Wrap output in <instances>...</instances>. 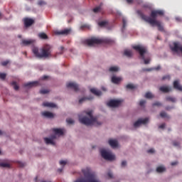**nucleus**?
<instances>
[{"label":"nucleus","mask_w":182,"mask_h":182,"mask_svg":"<svg viewBox=\"0 0 182 182\" xmlns=\"http://www.w3.org/2000/svg\"><path fill=\"white\" fill-rule=\"evenodd\" d=\"M36 41L35 39L22 40L21 45L23 46H35Z\"/></svg>","instance_id":"obj_9"},{"label":"nucleus","mask_w":182,"mask_h":182,"mask_svg":"<svg viewBox=\"0 0 182 182\" xmlns=\"http://www.w3.org/2000/svg\"><path fill=\"white\" fill-rule=\"evenodd\" d=\"M69 87H70V89H73V90H75V92H78V90H79V85H77V84H76V82H70Z\"/></svg>","instance_id":"obj_15"},{"label":"nucleus","mask_w":182,"mask_h":182,"mask_svg":"<svg viewBox=\"0 0 182 182\" xmlns=\"http://www.w3.org/2000/svg\"><path fill=\"white\" fill-rule=\"evenodd\" d=\"M23 23L25 28H29V26H32L35 23V20L30 18H23Z\"/></svg>","instance_id":"obj_12"},{"label":"nucleus","mask_w":182,"mask_h":182,"mask_svg":"<svg viewBox=\"0 0 182 182\" xmlns=\"http://www.w3.org/2000/svg\"><path fill=\"white\" fill-rule=\"evenodd\" d=\"M145 97L146 99H153V94H151V92H146L145 94Z\"/></svg>","instance_id":"obj_33"},{"label":"nucleus","mask_w":182,"mask_h":182,"mask_svg":"<svg viewBox=\"0 0 182 182\" xmlns=\"http://www.w3.org/2000/svg\"><path fill=\"white\" fill-rule=\"evenodd\" d=\"M62 171H63V168H61L58 169V173H62Z\"/></svg>","instance_id":"obj_57"},{"label":"nucleus","mask_w":182,"mask_h":182,"mask_svg":"<svg viewBox=\"0 0 182 182\" xmlns=\"http://www.w3.org/2000/svg\"><path fill=\"white\" fill-rule=\"evenodd\" d=\"M154 69L155 70H160V65L155 68H144L143 70L144 72H151V70H154Z\"/></svg>","instance_id":"obj_25"},{"label":"nucleus","mask_w":182,"mask_h":182,"mask_svg":"<svg viewBox=\"0 0 182 182\" xmlns=\"http://www.w3.org/2000/svg\"><path fill=\"white\" fill-rule=\"evenodd\" d=\"M35 180H36V181H38V177H36V178H35Z\"/></svg>","instance_id":"obj_64"},{"label":"nucleus","mask_w":182,"mask_h":182,"mask_svg":"<svg viewBox=\"0 0 182 182\" xmlns=\"http://www.w3.org/2000/svg\"><path fill=\"white\" fill-rule=\"evenodd\" d=\"M93 100V97H84L79 100V103H83V102H85V100Z\"/></svg>","instance_id":"obj_26"},{"label":"nucleus","mask_w":182,"mask_h":182,"mask_svg":"<svg viewBox=\"0 0 182 182\" xmlns=\"http://www.w3.org/2000/svg\"><path fill=\"white\" fill-rule=\"evenodd\" d=\"M154 149H150L147 151V153H150L152 154L153 153H154Z\"/></svg>","instance_id":"obj_48"},{"label":"nucleus","mask_w":182,"mask_h":182,"mask_svg":"<svg viewBox=\"0 0 182 182\" xmlns=\"http://www.w3.org/2000/svg\"><path fill=\"white\" fill-rule=\"evenodd\" d=\"M90 92L95 96H102V91L97 90L95 88H91Z\"/></svg>","instance_id":"obj_20"},{"label":"nucleus","mask_w":182,"mask_h":182,"mask_svg":"<svg viewBox=\"0 0 182 182\" xmlns=\"http://www.w3.org/2000/svg\"><path fill=\"white\" fill-rule=\"evenodd\" d=\"M101 156L105 160H108L109 161H113L116 159V156L112 154L110 152H108L105 149H102L101 151Z\"/></svg>","instance_id":"obj_8"},{"label":"nucleus","mask_w":182,"mask_h":182,"mask_svg":"<svg viewBox=\"0 0 182 182\" xmlns=\"http://www.w3.org/2000/svg\"><path fill=\"white\" fill-rule=\"evenodd\" d=\"M107 176H108L109 178H113V173H112V172L109 171L107 173Z\"/></svg>","instance_id":"obj_47"},{"label":"nucleus","mask_w":182,"mask_h":182,"mask_svg":"<svg viewBox=\"0 0 182 182\" xmlns=\"http://www.w3.org/2000/svg\"><path fill=\"white\" fill-rule=\"evenodd\" d=\"M11 85L14 86V90H19V86L16 85V82H11Z\"/></svg>","instance_id":"obj_34"},{"label":"nucleus","mask_w":182,"mask_h":182,"mask_svg":"<svg viewBox=\"0 0 182 182\" xmlns=\"http://www.w3.org/2000/svg\"><path fill=\"white\" fill-rule=\"evenodd\" d=\"M114 43V41L109 38H91L90 39L86 41V43L87 45H88V46H93L94 45H100V43H107V45H112V43Z\"/></svg>","instance_id":"obj_6"},{"label":"nucleus","mask_w":182,"mask_h":182,"mask_svg":"<svg viewBox=\"0 0 182 182\" xmlns=\"http://www.w3.org/2000/svg\"><path fill=\"white\" fill-rule=\"evenodd\" d=\"M159 90L163 93H168V92H171V87L168 86H161L159 87Z\"/></svg>","instance_id":"obj_16"},{"label":"nucleus","mask_w":182,"mask_h":182,"mask_svg":"<svg viewBox=\"0 0 182 182\" xmlns=\"http://www.w3.org/2000/svg\"><path fill=\"white\" fill-rule=\"evenodd\" d=\"M89 28V26H87V25H82V26H81V28L82 29H83V28Z\"/></svg>","instance_id":"obj_54"},{"label":"nucleus","mask_w":182,"mask_h":182,"mask_svg":"<svg viewBox=\"0 0 182 182\" xmlns=\"http://www.w3.org/2000/svg\"><path fill=\"white\" fill-rule=\"evenodd\" d=\"M18 167H25V163L18 162Z\"/></svg>","instance_id":"obj_46"},{"label":"nucleus","mask_w":182,"mask_h":182,"mask_svg":"<svg viewBox=\"0 0 182 182\" xmlns=\"http://www.w3.org/2000/svg\"><path fill=\"white\" fill-rule=\"evenodd\" d=\"M127 23V21L124 18H123L122 19V23H123L122 28H126V23Z\"/></svg>","instance_id":"obj_44"},{"label":"nucleus","mask_w":182,"mask_h":182,"mask_svg":"<svg viewBox=\"0 0 182 182\" xmlns=\"http://www.w3.org/2000/svg\"><path fill=\"white\" fill-rule=\"evenodd\" d=\"M40 93L41 95H46L47 93H49V90H40Z\"/></svg>","instance_id":"obj_38"},{"label":"nucleus","mask_w":182,"mask_h":182,"mask_svg":"<svg viewBox=\"0 0 182 182\" xmlns=\"http://www.w3.org/2000/svg\"><path fill=\"white\" fill-rule=\"evenodd\" d=\"M173 145L175 146H180V143L178 141H173Z\"/></svg>","instance_id":"obj_49"},{"label":"nucleus","mask_w":182,"mask_h":182,"mask_svg":"<svg viewBox=\"0 0 182 182\" xmlns=\"http://www.w3.org/2000/svg\"><path fill=\"white\" fill-rule=\"evenodd\" d=\"M53 132L54 134L51 135L50 138H44V141L46 144H51L52 146H55L56 144L55 143L54 140L58 139V136H63V129L54 128L53 129Z\"/></svg>","instance_id":"obj_7"},{"label":"nucleus","mask_w":182,"mask_h":182,"mask_svg":"<svg viewBox=\"0 0 182 182\" xmlns=\"http://www.w3.org/2000/svg\"><path fill=\"white\" fill-rule=\"evenodd\" d=\"M164 171H166V167L163 166H160L156 168L157 173H164Z\"/></svg>","instance_id":"obj_24"},{"label":"nucleus","mask_w":182,"mask_h":182,"mask_svg":"<svg viewBox=\"0 0 182 182\" xmlns=\"http://www.w3.org/2000/svg\"><path fill=\"white\" fill-rule=\"evenodd\" d=\"M164 127H166V124H161L159 126V129H164Z\"/></svg>","instance_id":"obj_51"},{"label":"nucleus","mask_w":182,"mask_h":182,"mask_svg":"<svg viewBox=\"0 0 182 182\" xmlns=\"http://www.w3.org/2000/svg\"><path fill=\"white\" fill-rule=\"evenodd\" d=\"M82 173L84 176V178H78L75 182H100L96 173L92 171V169L89 167H86L82 169Z\"/></svg>","instance_id":"obj_3"},{"label":"nucleus","mask_w":182,"mask_h":182,"mask_svg":"<svg viewBox=\"0 0 182 182\" xmlns=\"http://www.w3.org/2000/svg\"><path fill=\"white\" fill-rule=\"evenodd\" d=\"M109 146L112 147V149H116L119 146V143L117 142V140L116 139H109L108 141Z\"/></svg>","instance_id":"obj_14"},{"label":"nucleus","mask_w":182,"mask_h":182,"mask_svg":"<svg viewBox=\"0 0 182 182\" xmlns=\"http://www.w3.org/2000/svg\"><path fill=\"white\" fill-rule=\"evenodd\" d=\"M152 106H158V107H160L161 106V102H154Z\"/></svg>","instance_id":"obj_42"},{"label":"nucleus","mask_w":182,"mask_h":182,"mask_svg":"<svg viewBox=\"0 0 182 182\" xmlns=\"http://www.w3.org/2000/svg\"><path fill=\"white\" fill-rule=\"evenodd\" d=\"M122 80L121 77H116L114 75L112 76L111 79L112 83H114V85H119V82H122Z\"/></svg>","instance_id":"obj_17"},{"label":"nucleus","mask_w":182,"mask_h":182,"mask_svg":"<svg viewBox=\"0 0 182 182\" xmlns=\"http://www.w3.org/2000/svg\"><path fill=\"white\" fill-rule=\"evenodd\" d=\"M46 79H48L47 75H44V76L42 77V80H46Z\"/></svg>","instance_id":"obj_56"},{"label":"nucleus","mask_w":182,"mask_h":182,"mask_svg":"<svg viewBox=\"0 0 182 182\" xmlns=\"http://www.w3.org/2000/svg\"><path fill=\"white\" fill-rule=\"evenodd\" d=\"M144 105H146V100H141L140 102H139V106H144Z\"/></svg>","instance_id":"obj_41"},{"label":"nucleus","mask_w":182,"mask_h":182,"mask_svg":"<svg viewBox=\"0 0 182 182\" xmlns=\"http://www.w3.org/2000/svg\"><path fill=\"white\" fill-rule=\"evenodd\" d=\"M55 35H63V36H65V35H69V29L66 28V29H64V30H60V31H55L54 32Z\"/></svg>","instance_id":"obj_13"},{"label":"nucleus","mask_w":182,"mask_h":182,"mask_svg":"<svg viewBox=\"0 0 182 182\" xmlns=\"http://www.w3.org/2000/svg\"><path fill=\"white\" fill-rule=\"evenodd\" d=\"M101 10H102V6H97L95 9H92V11L95 14H97V12H100Z\"/></svg>","instance_id":"obj_30"},{"label":"nucleus","mask_w":182,"mask_h":182,"mask_svg":"<svg viewBox=\"0 0 182 182\" xmlns=\"http://www.w3.org/2000/svg\"><path fill=\"white\" fill-rule=\"evenodd\" d=\"M83 114H86L85 117L79 115V122L85 126H102V122L97 121V118L93 117V112L92 111L83 112Z\"/></svg>","instance_id":"obj_2"},{"label":"nucleus","mask_w":182,"mask_h":182,"mask_svg":"<svg viewBox=\"0 0 182 182\" xmlns=\"http://www.w3.org/2000/svg\"><path fill=\"white\" fill-rule=\"evenodd\" d=\"M118 70H119V68L117 67L109 68V72H117Z\"/></svg>","instance_id":"obj_37"},{"label":"nucleus","mask_w":182,"mask_h":182,"mask_svg":"<svg viewBox=\"0 0 182 182\" xmlns=\"http://www.w3.org/2000/svg\"><path fill=\"white\" fill-rule=\"evenodd\" d=\"M73 123H75V121H73V119H69V124H73Z\"/></svg>","instance_id":"obj_52"},{"label":"nucleus","mask_w":182,"mask_h":182,"mask_svg":"<svg viewBox=\"0 0 182 182\" xmlns=\"http://www.w3.org/2000/svg\"><path fill=\"white\" fill-rule=\"evenodd\" d=\"M124 56H127V58H132L133 56V53L130 50H125L124 51Z\"/></svg>","instance_id":"obj_23"},{"label":"nucleus","mask_w":182,"mask_h":182,"mask_svg":"<svg viewBox=\"0 0 182 182\" xmlns=\"http://www.w3.org/2000/svg\"><path fill=\"white\" fill-rule=\"evenodd\" d=\"M166 102H171L172 103H176V98L171 96H168L166 97Z\"/></svg>","instance_id":"obj_27"},{"label":"nucleus","mask_w":182,"mask_h":182,"mask_svg":"<svg viewBox=\"0 0 182 182\" xmlns=\"http://www.w3.org/2000/svg\"><path fill=\"white\" fill-rule=\"evenodd\" d=\"M132 48L136 52H138L141 59L144 60L145 65H149V63H150V54H149V51H147V47L141 45H136L132 46Z\"/></svg>","instance_id":"obj_5"},{"label":"nucleus","mask_w":182,"mask_h":182,"mask_svg":"<svg viewBox=\"0 0 182 182\" xmlns=\"http://www.w3.org/2000/svg\"><path fill=\"white\" fill-rule=\"evenodd\" d=\"M39 5H42L43 4V1H41L38 2Z\"/></svg>","instance_id":"obj_58"},{"label":"nucleus","mask_w":182,"mask_h":182,"mask_svg":"<svg viewBox=\"0 0 182 182\" xmlns=\"http://www.w3.org/2000/svg\"><path fill=\"white\" fill-rule=\"evenodd\" d=\"M102 90L104 91H106V88H105V87H102Z\"/></svg>","instance_id":"obj_60"},{"label":"nucleus","mask_w":182,"mask_h":182,"mask_svg":"<svg viewBox=\"0 0 182 182\" xmlns=\"http://www.w3.org/2000/svg\"><path fill=\"white\" fill-rule=\"evenodd\" d=\"M59 164H60L62 167H65V166L68 164V160H66V161L61 160V161H60Z\"/></svg>","instance_id":"obj_32"},{"label":"nucleus","mask_w":182,"mask_h":182,"mask_svg":"<svg viewBox=\"0 0 182 182\" xmlns=\"http://www.w3.org/2000/svg\"><path fill=\"white\" fill-rule=\"evenodd\" d=\"M9 63V60L3 61L1 63L2 66H6Z\"/></svg>","instance_id":"obj_43"},{"label":"nucleus","mask_w":182,"mask_h":182,"mask_svg":"<svg viewBox=\"0 0 182 182\" xmlns=\"http://www.w3.org/2000/svg\"><path fill=\"white\" fill-rule=\"evenodd\" d=\"M39 38H41V39H48V35H46V33H41L38 34Z\"/></svg>","instance_id":"obj_29"},{"label":"nucleus","mask_w":182,"mask_h":182,"mask_svg":"<svg viewBox=\"0 0 182 182\" xmlns=\"http://www.w3.org/2000/svg\"><path fill=\"white\" fill-rule=\"evenodd\" d=\"M6 78V74L0 73V79H2V80H5Z\"/></svg>","instance_id":"obj_39"},{"label":"nucleus","mask_w":182,"mask_h":182,"mask_svg":"<svg viewBox=\"0 0 182 182\" xmlns=\"http://www.w3.org/2000/svg\"><path fill=\"white\" fill-rule=\"evenodd\" d=\"M42 114L44 116V117H48V119L53 118V114L52 112H42Z\"/></svg>","instance_id":"obj_21"},{"label":"nucleus","mask_w":182,"mask_h":182,"mask_svg":"<svg viewBox=\"0 0 182 182\" xmlns=\"http://www.w3.org/2000/svg\"><path fill=\"white\" fill-rule=\"evenodd\" d=\"M67 87H69V83L66 84Z\"/></svg>","instance_id":"obj_62"},{"label":"nucleus","mask_w":182,"mask_h":182,"mask_svg":"<svg viewBox=\"0 0 182 182\" xmlns=\"http://www.w3.org/2000/svg\"><path fill=\"white\" fill-rule=\"evenodd\" d=\"M121 104L122 101L120 100H112L107 103V106L109 107H119Z\"/></svg>","instance_id":"obj_11"},{"label":"nucleus","mask_w":182,"mask_h":182,"mask_svg":"<svg viewBox=\"0 0 182 182\" xmlns=\"http://www.w3.org/2000/svg\"><path fill=\"white\" fill-rule=\"evenodd\" d=\"M178 164V162L177 161H173L171 163V166H177V164Z\"/></svg>","instance_id":"obj_50"},{"label":"nucleus","mask_w":182,"mask_h":182,"mask_svg":"<svg viewBox=\"0 0 182 182\" xmlns=\"http://www.w3.org/2000/svg\"><path fill=\"white\" fill-rule=\"evenodd\" d=\"M60 49H61V50H63V49H65V48L61 47Z\"/></svg>","instance_id":"obj_61"},{"label":"nucleus","mask_w":182,"mask_h":182,"mask_svg":"<svg viewBox=\"0 0 182 182\" xmlns=\"http://www.w3.org/2000/svg\"><path fill=\"white\" fill-rule=\"evenodd\" d=\"M136 12L141 19L145 21V22H148V23H150L151 26H157L158 31H160V32H164V27L161 25V22L156 19L157 16H163V15H164V11L154 10L151 12V17L144 15V14H143L140 10H138Z\"/></svg>","instance_id":"obj_1"},{"label":"nucleus","mask_w":182,"mask_h":182,"mask_svg":"<svg viewBox=\"0 0 182 182\" xmlns=\"http://www.w3.org/2000/svg\"><path fill=\"white\" fill-rule=\"evenodd\" d=\"M38 83L39 82L38 81L30 82H27V83L24 84V87H33L34 86H38Z\"/></svg>","instance_id":"obj_18"},{"label":"nucleus","mask_w":182,"mask_h":182,"mask_svg":"<svg viewBox=\"0 0 182 182\" xmlns=\"http://www.w3.org/2000/svg\"><path fill=\"white\" fill-rule=\"evenodd\" d=\"M126 87L129 90H133V89H136V86H134L133 84H128L127 85Z\"/></svg>","instance_id":"obj_31"},{"label":"nucleus","mask_w":182,"mask_h":182,"mask_svg":"<svg viewBox=\"0 0 182 182\" xmlns=\"http://www.w3.org/2000/svg\"><path fill=\"white\" fill-rule=\"evenodd\" d=\"M171 77L170 75H167L162 77V80H170Z\"/></svg>","instance_id":"obj_40"},{"label":"nucleus","mask_w":182,"mask_h":182,"mask_svg":"<svg viewBox=\"0 0 182 182\" xmlns=\"http://www.w3.org/2000/svg\"><path fill=\"white\" fill-rule=\"evenodd\" d=\"M127 4H133V2L134 1V0H126Z\"/></svg>","instance_id":"obj_53"},{"label":"nucleus","mask_w":182,"mask_h":182,"mask_svg":"<svg viewBox=\"0 0 182 182\" xmlns=\"http://www.w3.org/2000/svg\"><path fill=\"white\" fill-rule=\"evenodd\" d=\"M149 123V118L139 119L134 123V127H139L141 124H147Z\"/></svg>","instance_id":"obj_10"},{"label":"nucleus","mask_w":182,"mask_h":182,"mask_svg":"<svg viewBox=\"0 0 182 182\" xmlns=\"http://www.w3.org/2000/svg\"><path fill=\"white\" fill-rule=\"evenodd\" d=\"M166 110H170V108H168V107H166Z\"/></svg>","instance_id":"obj_59"},{"label":"nucleus","mask_w":182,"mask_h":182,"mask_svg":"<svg viewBox=\"0 0 182 182\" xmlns=\"http://www.w3.org/2000/svg\"><path fill=\"white\" fill-rule=\"evenodd\" d=\"M0 167L10 168L11 166L9 165V164H6V163H0Z\"/></svg>","instance_id":"obj_35"},{"label":"nucleus","mask_w":182,"mask_h":182,"mask_svg":"<svg viewBox=\"0 0 182 182\" xmlns=\"http://www.w3.org/2000/svg\"><path fill=\"white\" fill-rule=\"evenodd\" d=\"M161 117L166 118V119H170V116L167 114V113L164 111L161 112L160 113Z\"/></svg>","instance_id":"obj_28"},{"label":"nucleus","mask_w":182,"mask_h":182,"mask_svg":"<svg viewBox=\"0 0 182 182\" xmlns=\"http://www.w3.org/2000/svg\"><path fill=\"white\" fill-rule=\"evenodd\" d=\"M67 123H69V119H66Z\"/></svg>","instance_id":"obj_63"},{"label":"nucleus","mask_w":182,"mask_h":182,"mask_svg":"<svg viewBox=\"0 0 182 182\" xmlns=\"http://www.w3.org/2000/svg\"><path fill=\"white\" fill-rule=\"evenodd\" d=\"M43 106H44V107H56V105L53 102H43Z\"/></svg>","instance_id":"obj_22"},{"label":"nucleus","mask_w":182,"mask_h":182,"mask_svg":"<svg viewBox=\"0 0 182 182\" xmlns=\"http://www.w3.org/2000/svg\"><path fill=\"white\" fill-rule=\"evenodd\" d=\"M173 87L176 90H179L180 92H182V86L180 85V82H178V80H176L173 82Z\"/></svg>","instance_id":"obj_19"},{"label":"nucleus","mask_w":182,"mask_h":182,"mask_svg":"<svg viewBox=\"0 0 182 182\" xmlns=\"http://www.w3.org/2000/svg\"><path fill=\"white\" fill-rule=\"evenodd\" d=\"M122 167H126L127 166V162L126 161H123L121 164Z\"/></svg>","instance_id":"obj_45"},{"label":"nucleus","mask_w":182,"mask_h":182,"mask_svg":"<svg viewBox=\"0 0 182 182\" xmlns=\"http://www.w3.org/2000/svg\"><path fill=\"white\" fill-rule=\"evenodd\" d=\"M136 4L140 5V4H141V2H143V1L142 0H136Z\"/></svg>","instance_id":"obj_55"},{"label":"nucleus","mask_w":182,"mask_h":182,"mask_svg":"<svg viewBox=\"0 0 182 182\" xmlns=\"http://www.w3.org/2000/svg\"><path fill=\"white\" fill-rule=\"evenodd\" d=\"M33 53L36 58H49L52 53V46L50 45L46 44L40 50L36 47H33Z\"/></svg>","instance_id":"obj_4"},{"label":"nucleus","mask_w":182,"mask_h":182,"mask_svg":"<svg viewBox=\"0 0 182 182\" xmlns=\"http://www.w3.org/2000/svg\"><path fill=\"white\" fill-rule=\"evenodd\" d=\"M99 26L103 27L107 25V21H100L98 23Z\"/></svg>","instance_id":"obj_36"}]
</instances>
